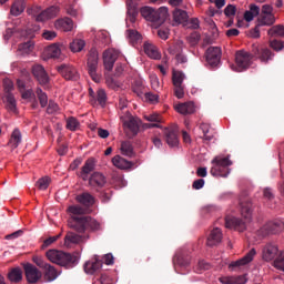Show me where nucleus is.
<instances>
[{"label":"nucleus","instance_id":"f257e3e1","mask_svg":"<svg viewBox=\"0 0 284 284\" xmlns=\"http://www.w3.org/2000/svg\"><path fill=\"white\" fill-rule=\"evenodd\" d=\"M71 219L68 220V225L78 234L90 236V232H99L101 223L92 216H88V209L81 205H71L68 209Z\"/></svg>","mask_w":284,"mask_h":284},{"label":"nucleus","instance_id":"f03ea898","mask_svg":"<svg viewBox=\"0 0 284 284\" xmlns=\"http://www.w3.org/2000/svg\"><path fill=\"white\" fill-rule=\"evenodd\" d=\"M251 52L252 53L242 50L235 53L237 72L247 70V68L252 65V59H260L262 63H267L268 61H272V58L274 57L272 50L267 48H261L258 44H252Z\"/></svg>","mask_w":284,"mask_h":284},{"label":"nucleus","instance_id":"7ed1b4c3","mask_svg":"<svg viewBox=\"0 0 284 284\" xmlns=\"http://www.w3.org/2000/svg\"><path fill=\"white\" fill-rule=\"evenodd\" d=\"M240 206L244 221L239 217L226 216L225 227L236 230V232H245L247 230V223L252 221V202L250 200L240 201Z\"/></svg>","mask_w":284,"mask_h":284},{"label":"nucleus","instance_id":"20e7f679","mask_svg":"<svg viewBox=\"0 0 284 284\" xmlns=\"http://www.w3.org/2000/svg\"><path fill=\"white\" fill-rule=\"evenodd\" d=\"M45 256L51 263L60 265V267H65L67 270H70V267L77 265L78 261L77 255L59 250H49L47 251Z\"/></svg>","mask_w":284,"mask_h":284},{"label":"nucleus","instance_id":"39448f33","mask_svg":"<svg viewBox=\"0 0 284 284\" xmlns=\"http://www.w3.org/2000/svg\"><path fill=\"white\" fill-rule=\"evenodd\" d=\"M140 12L143 19L151 21V23H154V26H163L168 17H170L166 7H161L158 10L152 7H143Z\"/></svg>","mask_w":284,"mask_h":284},{"label":"nucleus","instance_id":"423d86ee","mask_svg":"<svg viewBox=\"0 0 284 284\" xmlns=\"http://www.w3.org/2000/svg\"><path fill=\"white\" fill-rule=\"evenodd\" d=\"M211 163L213 165L210 170L212 176H222V179H227V176H230V172H232L230 166L233 165L230 155L226 158L215 156Z\"/></svg>","mask_w":284,"mask_h":284},{"label":"nucleus","instance_id":"0eeeda50","mask_svg":"<svg viewBox=\"0 0 284 284\" xmlns=\"http://www.w3.org/2000/svg\"><path fill=\"white\" fill-rule=\"evenodd\" d=\"M87 70L89 77L94 83H101V73L99 72V51L91 48L87 55Z\"/></svg>","mask_w":284,"mask_h":284},{"label":"nucleus","instance_id":"6e6552de","mask_svg":"<svg viewBox=\"0 0 284 284\" xmlns=\"http://www.w3.org/2000/svg\"><path fill=\"white\" fill-rule=\"evenodd\" d=\"M222 51L219 47H210L205 52V59L210 68H219L221 63Z\"/></svg>","mask_w":284,"mask_h":284},{"label":"nucleus","instance_id":"1a4fd4ad","mask_svg":"<svg viewBox=\"0 0 284 284\" xmlns=\"http://www.w3.org/2000/svg\"><path fill=\"white\" fill-rule=\"evenodd\" d=\"M163 134L169 148H176L179 145V128L176 125L164 128Z\"/></svg>","mask_w":284,"mask_h":284},{"label":"nucleus","instance_id":"9d476101","mask_svg":"<svg viewBox=\"0 0 284 284\" xmlns=\"http://www.w3.org/2000/svg\"><path fill=\"white\" fill-rule=\"evenodd\" d=\"M23 270H24L26 278L30 284L38 283L39 281H41V276H43L41 271H39L37 266L30 263L24 264Z\"/></svg>","mask_w":284,"mask_h":284},{"label":"nucleus","instance_id":"9b49d317","mask_svg":"<svg viewBox=\"0 0 284 284\" xmlns=\"http://www.w3.org/2000/svg\"><path fill=\"white\" fill-rule=\"evenodd\" d=\"M59 74L65 79V81H78L79 72L73 65L70 64H61L57 68Z\"/></svg>","mask_w":284,"mask_h":284},{"label":"nucleus","instance_id":"f8f14e48","mask_svg":"<svg viewBox=\"0 0 284 284\" xmlns=\"http://www.w3.org/2000/svg\"><path fill=\"white\" fill-rule=\"evenodd\" d=\"M284 230V221L275 220L273 222L266 223L262 229V235L267 236L270 234H278V232H283Z\"/></svg>","mask_w":284,"mask_h":284},{"label":"nucleus","instance_id":"ddd939ff","mask_svg":"<svg viewBox=\"0 0 284 284\" xmlns=\"http://www.w3.org/2000/svg\"><path fill=\"white\" fill-rule=\"evenodd\" d=\"M116 59H119V51L109 49L103 52V64L108 72H112L114 63H116Z\"/></svg>","mask_w":284,"mask_h":284},{"label":"nucleus","instance_id":"4468645a","mask_svg":"<svg viewBox=\"0 0 284 284\" xmlns=\"http://www.w3.org/2000/svg\"><path fill=\"white\" fill-rule=\"evenodd\" d=\"M32 74L40 85H48V83H50V77L48 75V72L43 65L34 64L32 67Z\"/></svg>","mask_w":284,"mask_h":284},{"label":"nucleus","instance_id":"2eb2a0df","mask_svg":"<svg viewBox=\"0 0 284 284\" xmlns=\"http://www.w3.org/2000/svg\"><path fill=\"white\" fill-rule=\"evenodd\" d=\"M254 256H256V248H251L245 256L242 258L232 262L229 265V270H237L239 267H243L254 261Z\"/></svg>","mask_w":284,"mask_h":284},{"label":"nucleus","instance_id":"dca6fc26","mask_svg":"<svg viewBox=\"0 0 284 284\" xmlns=\"http://www.w3.org/2000/svg\"><path fill=\"white\" fill-rule=\"evenodd\" d=\"M278 246L276 244L267 243L262 248V258L263 261H266V263H270V261H274L278 256Z\"/></svg>","mask_w":284,"mask_h":284},{"label":"nucleus","instance_id":"f3484780","mask_svg":"<svg viewBox=\"0 0 284 284\" xmlns=\"http://www.w3.org/2000/svg\"><path fill=\"white\" fill-rule=\"evenodd\" d=\"M88 239H90V235H83L81 233L68 232L64 237V245H65V247H70L73 244L83 243L84 241H88Z\"/></svg>","mask_w":284,"mask_h":284},{"label":"nucleus","instance_id":"a211bd4d","mask_svg":"<svg viewBox=\"0 0 284 284\" xmlns=\"http://www.w3.org/2000/svg\"><path fill=\"white\" fill-rule=\"evenodd\" d=\"M223 241V231L219 227H214L211 230L207 239H206V245L207 247H216Z\"/></svg>","mask_w":284,"mask_h":284},{"label":"nucleus","instance_id":"6ab92c4d","mask_svg":"<svg viewBox=\"0 0 284 284\" xmlns=\"http://www.w3.org/2000/svg\"><path fill=\"white\" fill-rule=\"evenodd\" d=\"M95 165L97 161L94 160V158H90L85 161L80 172V178L82 181H88L90 179V173L94 172Z\"/></svg>","mask_w":284,"mask_h":284},{"label":"nucleus","instance_id":"aec40b11","mask_svg":"<svg viewBox=\"0 0 284 284\" xmlns=\"http://www.w3.org/2000/svg\"><path fill=\"white\" fill-rule=\"evenodd\" d=\"M123 125L130 139L139 134V130H140L139 120H136L135 118H130L129 120L124 121Z\"/></svg>","mask_w":284,"mask_h":284},{"label":"nucleus","instance_id":"412c9836","mask_svg":"<svg viewBox=\"0 0 284 284\" xmlns=\"http://www.w3.org/2000/svg\"><path fill=\"white\" fill-rule=\"evenodd\" d=\"M57 14H59V7H49L45 10H43L41 13H39L36 17V21H48L49 19H54V17H57Z\"/></svg>","mask_w":284,"mask_h":284},{"label":"nucleus","instance_id":"4be33fe9","mask_svg":"<svg viewBox=\"0 0 284 284\" xmlns=\"http://www.w3.org/2000/svg\"><path fill=\"white\" fill-rule=\"evenodd\" d=\"M172 14H173V26H181L183 23H187L190 19L187 11L183 9L175 8Z\"/></svg>","mask_w":284,"mask_h":284},{"label":"nucleus","instance_id":"5701e85b","mask_svg":"<svg viewBox=\"0 0 284 284\" xmlns=\"http://www.w3.org/2000/svg\"><path fill=\"white\" fill-rule=\"evenodd\" d=\"M75 201L83 205L84 207H92V205L97 203V199L93 197V195L88 192H83L77 195Z\"/></svg>","mask_w":284,"mask_h":284},{"label":"nucleus","instance_id":"b1692460","mask_svg":"<svg viewBox=\"0 0 284 284\" xmlns=\"http://www.w3.org/2000/svg\"><path fill=\"white\" fill-rule=\"evenodd\" d=\"M54 26L57 30H61L62 32H72L74 22L70 18H62L57 20Z\"/></svg>","mask_w":284,"mask_h":284},{"label":"nucleus","instance_id":"393cba45","mask_svg":"<svg viewBox=\"0 0 284 284\" xmlns=\"http://www.w3.org/2000/svg\"><path fill=\"white\" fill-rule=\"evenodd\" d=\"M88 181L91 187H103V185L108 183V181L105 180V175L99 172H94Z\"/></svg>","mask_w":284,"mask_h":284},{"label":"nucleus","instance_id":"a878e982","mask_svg":"<svg viewBox=\"0 0 284 284\" xmlns=\"http://www.w3.org/2000/svg\"><path fill=\"white\" fill-rule=\"evenodd\" d=\"M200 130L203 132L202 139L204 143H210V141H212L216 134L214 129H212L207 123L200 124Z\"/></svg>","mask_w":284,"mask_h":284},{"label":"nucleus","instance_id":"bb28decb","mask_svg":"<svg viewBox=\"0 0 284 284\" xmlns=\"http://www.w3.org/2000/svg\"><path fill=\"white\" fill-rule=\"evenodd\" d=\"M126 21H130V23H134L136 21V17H139V10L136 9V4L132 2V0L126 1Z\"/></svg>","mask_w":284,"mask_h":284},{"label":"nucleus","instance_id":"cd10ccee","mask_svg":"<svg viewBox=\"0 0 284 284\" xmlns=\"http://www.w3.org/2000/svg\"><path fill=\"white\" fill-rule=\"evenodd\" d=\"M175 110L180 114H194V112L196 111L194 102L180 103L175 106Z\"/></svg>","mask_w":284,"mask_h":284},{"label":"nucleus","instance_id":"c85d7f7f","mask_svg":"<svg viewBox=\"0 0 284 284\" xmlns=\"http://www.w3.org/2000/svg\"><path fill=\"white\" fill-rule=\"evenodd\" d=\"M101 267H103V262L95 258L94 261H89L84 264V272L87 274H94V272L101 270Z\"/></svg>","mask_w":284,"mask_h":284},{"label":"nucleus","instance_id":"c756f323","mask_svg":"<svg viewBox=\"0 0 284 284\" xmlns=\"http://www.w3.org/2000/svg\"><path fill=\"white\" fill-rule=\"evenodd\" d=\"M267 34L271 37V39H284V26L275 24L271 27L267 31Z\"/></svg>","mask_w":284,"mask_h":284},{"label":"nucleus","instance_id":"7c9ffc66","mask_svg":"<svg viewBox=\"0 0 284 284\" xmlns=\"http://www.w3.org/2000/svg\"><path fill=\"white\" fill-rule=\"evenodd\" d=\"M144 52L146 55H149L150 59H161V52H159L156 45L150 42L144 43Z\"/></svg>","mask_w":284,"mask_h":284},{"label":"nucleus","instance_id":"2f4dec72","mask_svg":"<svg viewBox=\"0 0 284 284\" xmlns=\"http://www.w3.org/2000/svg\"><path fill=\"white\" fill-rule=\"evenodd\" d=\"M112 163L119 170H130V168H132V162L125 160L124 158H121V155H115L112 159Z\"/></svg>","mask_w":284,"mask_h":284},{"label":"nucleus","instance_id":"473e14b6","mask_svg":"<svg viewBox=\"0 0 284 284\" xmlns=\"http://www.w3.org/2000/svg\"><path fill=\"white\" fill-rule=\"evenodd\" d=\"M220 283H222V284H246L247 278L245 277V275L220 277Z\"/></svg>","mask_w":284,"mask_h":284},{"label":"nucleus","instance_id":"72a5a7b5","mask_svg":"<svg viewBox=\"0 0 284 284\" xmlns=\"http://www.w3.org/2000/svg\"><path fill=\"white\" fill-rule=\"evenodd\" d=\"M258 26H274L276 23V17L274 14L260 13L257 17Z\"/></svg>","mask_w":284,"mask_h":284},{"label":"nucleus","instance_id":"f704fd0d","mask_svg":"<svg viewBox=\"0 0 284 284\" xmlns=\"http://www.w3.org/2000/svg\"><path fill=\"white\" fill-rule=\"evenodd\" d=\"M57 278H59V271H57V268L50 264L47 265L44 268V280L48 283H52V281H57Z\"/></svg>","mask_w":284,"mask_h":284},{"label":"nucleus","instance_id":"c9c22d12","mask_svg":"<svg viewBox=\"0 0 284 284\" xmlns=\"http://www.w3.org/2000/svg\"><path fill=\"white\" fill-rule=\"evenodd\" d=\"M8 280L11 283H21L23 280V271L20 267H14L8 273Z\"/></svg>","mask_w":284,"mask_h":284},{"label":"nucleus","instance_id":"e433bc0d","mask_svg":"<svg viewBox=\"0 0 284 284\" xmlns=\"http://www.w3.org/2000/svg\"><path fill=\"white\" fill-rule=\"evenodd\" d=\"M173 263L180 267H187V265H190V256L184 253H178L173 258Z\"/></svg>","mask_w":284,"mask_h":284},{"label":"nucleus","instance_id":"4c0bfd02","mask_svg":"<svg viewBox=\"0 0 284 284\" xmlns=\"http://www.w3.org/2000/svg\"><path fill=\"white\" fill-rule=\"evenodd\" d=\"M26 10V4L23 0H16L11 6V14L13 17H19Z\"/></svg>","mask_w":284,"mask_h":284},{"label":"nucleus","instance_id":"58836bf2","mask_svg":"<svg viewBox=\"0 0 284 284\" xmlns=\"http://www.w3.org/2000/svg\"><path fill=\"white\" fill-rule=\"evenodd\" d=\"M20 143H21V131H19V129H14L12 134H11V139L9 141V145L13 150H17V148H19Z\"/></svg>","mask_w":284,"mask_h":284},{"label":"nucleus","instance_id":"ea45409f","mask_svg":"<svg viewBox=\"0 0 284 284\" xmlns=\"http://www.w3.org/2000/svg\"><path fill=\"white\" fill-rule=\"evenodd\" d=\"M4 99L9 112H17V99L14 98V94H4Z\"/></svg>","mask_w":284,"mask_h":284},{"label":"nucleus","instance_id":"a19ab883","mask_svg":"<svg viewBox=\"0 0 284 284\" xmlns=\"http://www.w3.org/2000/svg\"><path fill=\"white\" fill-rule=\"evenodd\" d=\"M121 152L124 156H134V148L130 141L121 143Z\"/></svg>","mask_w":284,"mask_h":284},{"label":"nucleus","instance_id":"79ce46f5","mask_svg":"<svg viewBox=\"0 0 284 284\" xmlns=\"http://www.w3.org/2000/svg\"><path fill=\"white\" fill-rule=\"evenodd\" d=\"M85 48V40L82 39H74L70 43V50L71 52H81Z\"/></svg>","mask_w":284,"mask_h":284},{"label":"nucleus","instance_id":"37998d69","mask_svg":"<svg viewBox=\"0 0 284 284\" xmlns=\"http://www.w3.org/2000/svg\"><path fill=\"white\" fill-rule=\"evenodd\" d=\"M47 57L49 59H59L61 57V49L57 44H52L47 49Z\"/></svg>","mask_w":284,"mask_h":284},{"label":"nucleus","instance_id":"c03bdc74","mask_svg":"<svg viewBox=\"0 0 284 284\" xmlns=\"http://www.w3.org/2000/svg\"><path fill=\"white\" fill-rule=\"evenodd\" d=\"M65 128H67V130H70L71 132H77V130H79V128H81V123L79 122V120H77V118L70 116L67 120Z\"/></svg>","mask_w":284,"mask_h":284},{"label":"nucleus","instance_id":"a18cd8bd","mask_svg":"<svg viewBox=\"0 0 284 284\" xmlns=\"http://www.w3.org/2000/svg\"><path fill=\"white\" fill-rule=\"evenodd\" d=\"M184 80H185V74H183V72L173 71V73H172L173 85H183Z\"/></svg>","mask_w":284,"mask_h":284},{"label":"nucleus","instance_id":"49530a36","mask_svg":"<svg viewBox=\"0 0 284 284\" xmlns=\"http://www.w3.org/2000/svg\"><path fill=\"white\" fill-rule=\"evenodd\" d=\"M273 265L280 272H284V251H281L280 254L275 257Z\"/></svg>","mask_w":284,"mask_h":284},{"label":"nucleus","instance_id":"de8ad7c7","mask_svg":"<svg viewBox=\"0 0 284 284\" xmlns=\"http://www.w3.org/2000/svg\"><path fill=\"white\" fill-rule=\"evenodd\" d=\"M36 94L38 97L41 108H45L48 105V94L45 92H43V90H41V88H38L36 90Z\"/></svg>","mask_w":284,"mask_h":284},{"label":"nucleus","instance_id":"09e8293b","mask_svg":"<svg viewBox=\"0 0 284 284\" xmlns=\"http://www.w3.org/2000/svg\"><path fill=\"white\" fill-rule=\"evenodd\" d=\"M99 105H101L102 108H105V103L108 101V94L105 93V90L103 89H99L97 92V100Z\"/></svg>","mask_w":284,"mask_h":284},{"label":"nucleus","instance_id":"8fccbe9b","mask_svg":"<svg viewBox=\"0 0 284 284\" xmlns=\"http://www.w3.org/2000/svg\"><path fill=\"white\" fill-rule=\"evenodd\" d=\"M169 52L171 54H175V57L181 54V52H183V41H176L173 45L169 48Z\"/></svg>","mask_w":284,"mask_h":284},{"label":"nucleus","instance_id":"3c124183","mask_svg":"<svg viewBox=\"0 0 284 284\" xmlns=\"http://www.w3.org/2000/svg\"><path fill=\"white\" fill-rule=\"evenodd\" d=\"M270 48L275 52H281V50L284 49V41L274 38L273 40H270Z\"/></svg>","mask_w":284,"mask_h":284},{"label":"nucleus","instance_id":"603ef678","mask_svg":"<svg viewBox=\"0 0 284 284\" xmlns=\"http://www.w3.org/2000/svg\"><path fill=\"white\" fill-rule=\"evenodd\" d=\"M126 37L131 43H136L141 39V33L134 29H129L126 31Z\"/></svg>","mask_w":284,"mask_h":284},{"label":"nucleus","instance_id":"864d4df0","mask_svg":"<svg viewBox=\"0 0 284 284\" xmlns=\"http://www.w3.org/2000/svg\"><path fill=\"white\" fill-rule=\"evenodd\" d=\"M33 49H34V43L32 41H28L19 45V51L22 54H30V51Z\"/></svg>","mask_w":284,"mask_h":284},{"label":"nucleus","instance_id":"5fc2aeb1","mask_svg":"<svg viewBox=\"0 0 284 284\" xmlns=\"http://www.w3.org/2000/svg\"><path fill=\"white\" fill-rule=\"evenodd\" d=\"M37 187L40 189V190H45L47 187L50 186V178L48 176H44V178H41L37 181L36 183Z\"/></svg>","mask_w":284,"mask_h":284},{"label":"nucleus","instance_id":"6e6d98bb","mask_svg":"<svg viewBox=\"0 0 284 284\" xmlns=\"http://www.w3.org/2000/svg\"><path fill=\"white\" fill-rule=\"evenodd\" d=\"M3 90L4 94H12V90H14V82L10 79L3 80Z\"/></svg>","mask_w":284,"mask_h":284},{"label":"nucleus","instance_id":"4d7b16f0","mask_svg":"<svg viewBox=\"0 0 284 284\" xmlns=\"http://www.w3.org/2000/svg\"><path fill=\"white\" fill-rule=\"evenodd\" d=\"M132 90L138 97H143V82L138 80L133 83Z\"/></svg>","mask_w":284,"mask_h":284},{"label":"nucleus","instance_id":"13d9d810","mask_svg":"<svg viewBox=\"0 0 284 284\" xmlns=\"http://www.w3.org/2000/svg\"><path fill=\"white\" fill-rule=\"evenodd\" d=\"M187 40H189L190 45H197L199 41H201V33H199L196 31L192 32L189 36Z\"/></svg>","mask_w":284,"mask_h":284},{"label":"nucleus","instance_id":"bf43d9fd","mask_svg":"<svg viewBox=\"0 0 284 284\" xmlns=\"http://www.w3.org/2000/svg\"><path fill=\"white\" fill-rule=\"evenodd\" d=\"M174 95L176 99H183V97H185V88L183 84L174 85Z\"/></svg>","mask_w":284,"mask_h":284},{"label":"nucleus","instance_id":"052dcab7","mask_svg":"<svg viewBox=\"0 0 284 284\" xmlns=\"http://www.w3.org/2000/svg\"><path fill=\"white\" fill-rule=\"evenodd\" d=\"M54 112H59V104L50 100L47 108V114H54Z\"/></svg>","mask_w":284,"mask_h":284},{"label":"nucleus","instance_id":"680f3d73","mask_svg":"<svg viewBox=\"0 0 284 284\" xmlns=\"http://www.w3.org/2000/svg\"><path fill=\"white\" fill-rule=\"evenodd\" d=\"M59 239H61V234L48 237L47 240H44L42 247H50V245H52V243H57Z\"/></svg>","mask_w":284,"mask_h":284},{"label":"nucleus","instance_id":"e2e57ef3","mask_svg":"<svg viewBox=\"0 0 284 284\" xmlns=\"http://www.w3.org/2000/svg\"><path fill=\"white\" fill-rule=\"evenodd\" d=\"M32 261L41 270H45L48 267V265H49L45 261H43V258H41L39 256H33Z\"/></svg>","mask_w":284,"mask_h":284},{"label":"nucleus","instance_id":"0e129e2a","mask_svg":"<svg viewBox=\"0 0 284 284\" xmlns=\"http://www.w3.org/2000/svg\"><path fill=\"white\" fill-rule=\"evenodd\" d=\"M158 37H160V39H163V41H166V39L170 38V29H168V28L159 29Z\"/></svg>","mask_w":284,"mask_h":284},{"label":"nucleus","instance_id":"69168bd1","mask_svg":"<svg viewBox=\"0 0 284 284\" xmlns=\"http://www.w3.org/2000/svg\"><path fill=\"white\" fill-rule=\"evenodd\" d=\"M150 80H151V88L153 90H159V88H161V82L159 81V77H156V74L151 75Z\"/></svg>","mask_w":284,"mask_h":284},{"label":"nucleus","instance_id":"338daca9","mask_svg":"<svg viewBox=\"0 0 284 284\" xmlns=\"http://www.w3.org/2000/svg\"><path fill=\"white\" fill-rule=\"evenodd\" d=\"M145 121H149L150 123H161V115L154 113L150 115L144 116Z\"/></svg>","mask_w":284,"mask_h":284},{"label":"nucleus","instance_id":"774afa93","mask_svg":"<svg viewBox=\"0 0 284 284\" xmlns=\"http://www.w3.org/2000/svg\"><path fill=\"white\" fill-rule=\"evenodd\" d=\"M224 14L226 17H234V14H236V7L233 4L226 6V8L224 9Z\"/></svg>","mask_w":284,"mask_h":284}]
</instances>
